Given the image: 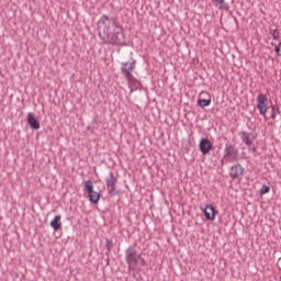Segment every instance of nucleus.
Returning a JSON list of instances; mask_svg holds the SVG:
<instances>
[{"label":"nucleus","instance_id":"f257e3e1","mask_svg":"<svg viewBox=\"0 0 281 281\" xmlns=\"http://www.w3.org/2000/svg\"><path fill=\"white\" fill-rule=\"evenodd\" d=\"M99 36L109 45H125L124 30L115 18L103 15L99 21Z\"/></svg>","mask_w":281,"mask_h":281},{"label":"nucleus","instance_id":"f03ea898","mask_svg":"<svg viewBox=\"0 0 281 281\" xmlns=\"http://www.w3.org/2000/svg\"><path fill=\"white\" fill-rule=\"evenodd\" d=\"M125 261L128 266V269L132 267H137V265H146V260L142 258V255L137 254V250L133 249L132 247H128L125 249Z\"/></svg>","mask_w":281,"mask_h":281},{"label":"nucleus","instance_id":"7ed1b4c3","mask_svg":"<svg viewBox=\"0 0 281 281\" xmlns=\"http://www.w3.org/2000/svg\"><path fill=\"white\" fill-rule=\"evenodd\" d=\"M238 159V148L232 144H226L224 148L223 164H234Z\"/></svg>","mask_w":281,"mask_h":281},{"label":"nucleus","instance_id":"20e7f679","mask_svg":"<svg viewBox=\"0 0 281 281\" xmlns=\"http://www.w3.org/2000/svg\"><path fill=\"white\" fill-rule=\"evenodd\" d=\"M83 192H87L89 196V201L91 203H99L100 201V192L93 190V181L88 180L83 186Z\"/></svg>","mask_w":281,"mask_h":281},{"label":"nucleus","instance_id":"39448f33","mask_svg":"<svg viewBox=\"0 0 281 281\" xmlns=\"http://www.w3.org/2000/svg\"><path fill=\"white\" fill-rule=\"evenodd\" d=\"M136 65L137 61L135 59H132V61H125L121 64V72L125 79L131 78L133 76V71H135Z\"/></svg>","mask_w":281,"mask_h":281},{"label":"nucleus","instance_id":"423d86ee","mask_svg":"<svg viewBox=\"0 0 281 281\" xmlns=\"http://www.w3.org/2000/svg\"><path fill=\"white\" fill-rule=\"evenodd\" d=\"M267 94L259 93L257 95V109L260 115H267V111H269V105H267Z\"/></svg>","mask_w":281,"mask_h":281},{"label":"nucleus","instance_id":"0eeeda50","mask_svg":"<svg viewBox=\"0 0 281 281\" xmlns=\"http://www.w3.org/2000/svg\"><path fill=\"white\" fill-rule=\"evenodd\" d=\"M108 192L110 194H117V191L115 189V186H117V178L113 172L109 173V177L105 179Z\"/></svg>","mask_w":281,"mask_h":281},{"label":"nucleus","instance_id":"6e6552de","mask_svg":"<svg viewBox=\"0 0 281 281\" xmlns=\"http://www.w3.org/2000/svg\"><path fill=\"white\" fill-rule=\"evenodd\" d=\"M244 175H245V168L243 167V165L236 164L231 167L229 177L232 179H238L240 181Z\"/></svg>","mask_w":281,"mask_h":281},{"label":"nucleus","instance_id":"1a4fd4ad","mask_svg":"<svg viewBox=\"0 0 281 281\" xmlns=\"http://www.w3.org/2000/svg\"><path fill=\"white\" fill-rule=\"evenodd\" d=\"M199 148H200V153H202V155H210V153L212 151V148H213L212 142L210 140V138H207V137L201 138Z\"/></svg>","mask_w":281,"mask_h":281},{"label":"nucleus","instance_id":"9d476101","mask_svg":"<svg viewBox=\"0 0 281 281\" xmlns=\"http://www.w3.org/2000/svg\"><path fill=\"white\" fill-rule=\"evenodd\" d=\"M125 80H127V87L131 93H133V91L142 89V82L137 78H135V76L132 75V77H127L125 78Z\"/></svg>","mask_w":281,"mask_h":281},{"label":"nucleus","instance_id":"9b49d317","mask_svg":"<svg viewBox=\"0 0 281 281\" xmlns=\"http://www.w3.org/2000/svg\"><path fill=\"white\" fill-rule=\"evenodd\" d=\"M203 212L207 221H214V218H216V209L214 207V205L207 204Z\"/></svg>","mask_w":281,"mask_h":281},{"label":"nucleus","instance_id":"f8f14e48","mask_svg":"<svg viewBox=\"0 0 281 281\" xmlns=\"http://www.w3.org/2000/svg\"><path fill=\"white\" fill-rule=\"evenodd\" d=\"M26 122L31 126V128H33L34 131H38V128H41V123L36 120L34 114L32 113H27Z\"/></svg>","mask_w":281,"mask_h":281},{"label":"nucleus","instance_id":"ddd939ff","mask_svg":"<svg viewBox=\"0 0 281 281\" xmlns=\"http://www.w3.org/2000/svg\"><path fill=\"white\" fill-rule=\"evenodd\" d=\"M240 137L241 142H244V144L248 146V148L251 147V145L254 144V138L249 137V134H247V132H241Z\"/></svg>","mask_w":281,"mask_h":281},{"label":"nucleus","instance_id":"4468645a","mask_svg":"<svg viewBox=\"0 0 281 281\" xmlns=\"http://www.w3.org/2000/svg\"><path fill=\"white\" fill-rule=\"evenodd\" d=\"M61 226L63 223L60 222V215H56L50 222V227H53L55 232H58V229H60Z\"/></svg>","mask_w":281,"mask_h":281},{"label":"nucleus","instance_id":"2eb2a0df","mask_svg":"<svg viewBox=\"0 0 281 281\" xmlns=\"http://www.w3.org/2000/svg\"><path fill=\"white\" fill-rule=\"evenodd\" d=\"M212 3H214L215 8H218V10H229V4H227L225 0H212Z\"/></svg>","mask_w":281,"mask_h":281},{"label":"nucleus","instance_id":"dca6fc26","mask_svg":"<svg viewBox=\"0 0 281 281\" xmlns=\"http://www.w3.org/2000/svg\"><path fill=\"white\" fill-rule=\"evenodd\" d=\"M198 104L199 106H202V109H205V106H210L212 104V99H199Z\"/></svg>","mask_w":281,"mask_h":281},{"label":"nucleus","instance_id":"f3484780","mask_svg":"<svg viewBox=\"0 0 281 281\" xmlns=\"http://www.w3.org/2000/svg\"><path fill=\"white\" fill-rule=\"evenodd\" d=\"M280 115V108L278 105L271 106V119L276 120Z\"/></svg>","mask_w":281,"mask_h":281},{"label":"nucleus","instance_id":"a211bd4d","mask_svg":"<svg viewBox=\"0 0 281 281\" xmlns=\"http://www.w3.org/2000/svg\"><path fill=\"white\" fill-rule=\"evenodd\" d=\"M269 190H270L269 186L263 184V186L261 187V189L259 190V194H260L261 196L265 195V194H269Z\"/></svg>","mask_w":281,"mask_h":281},{"label":"nucleus","instance_id":"6ab92c4d","mask_svg":"<svg viewBox=\"0 0 281 281\" xmlns=\"http://www.w3.org/2000/svg\"><path fill=\"white\" fill-rule=\"evenodd\" d=\"M271 36L273 41H278V38H280V31H278V29L273 30Z\"/></svg>","mask_w":281,"mask_h":281},{"label":"nucleus","instance_id":"aec40b11","mask_svg":"<svg viewBox=\"0 0 281 281\" xmlns=\"http://www.w3.org/2000/svg\"><path fill=\"white\" fill-rule=\"evenodd\" d=\"M105 247L108 251H111V249H113V241H111L110 239H106Z\"/></svg>","mask_w":281,"mask_h":281},{"label":"nucleus","instance_id":"412c9836","mask_svg":"<svg viewBox=\"0 0 281 281\" xmlns=\"http://www.w3.org/2000/svg\"><path fill=\"white\" fill-rule=\"evenodd\" d=\"M274 52L281 56V42L274 47Z\"/></svg>","mask_w":281,"mask_h":281},{"label":"nucleus","instance_id":"4be33fe9","mask_svg":"<svg viewBox=\"0 0 281 281\" xmlns=\"http://www.w3.org/2000/svg\"><path fill=\"white\" fill-rule=\"evenodd\" d=\"M277 267H278V269L281 270V258L278 259V261H277Z\"/></svg>","mask_w":281,"mask_h":281}]
</instances>
